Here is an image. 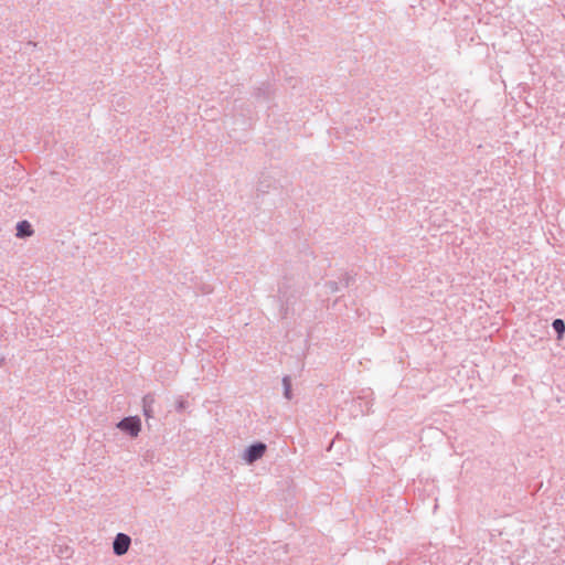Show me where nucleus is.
Here are the masks:
<instances>
[{
  "label": "nucleus",
  "mask_w": 565,
  "mask_h": 565,
  "mask_svg": "<svg viewBox=\"0 0 565 565\" xmlns=\"http://www.w3.org/2000/svg\"><path fill=\"white\" fill-rule=\"evenodd\" d=\"M282 385H284V396L287 399H290L291 398V382H290L289 376H284Z\"/></svg>",
  "instance_id": "nucleus-8"
},
{
  "label": "nucleus",
  "mask_w": 565,
  "mask_h": 565,
  "mask_svg": "<svg viewBox=\"0 0 565 565\" xmlns=\"http://www.w3.org/2000/svg\"><path fill=\"white\" fill-rule=\"evenodd\" d=\"M131 544V539L128 534L125 533H118L113 542V552L117 556L125 555Z\"/></svg>",
  "instance_id": "nucleus-2"
},
{
  "label": "nucleus",
  "mask_w": 565,
  "mask_h": 565,
  "mask_svg": "<svg viewBox=\"0 0 565 565\" xmlns=\"http://www.w3.org/2000/svg\"><path fill=\"white\" fill-rule=\"evenodd\" d=\"M267 450V445L262 441H257L245 448L242 455V459H260Z\"/></svg>",
  "instance_id": "nucleus-3"
},
{
  "label": "nucleus",
  "mask_w": 565,
  "mask_h": 565,
  "mask_svg": "<svg viewBox=\"0 0 565 565\" xmlns=\"http://www.w3.org/2000/svg\"><path fill=\"white\" fill-rule=\"evenodd\" d=\"M186 406V402L180 397L178 401H177V404H175V408L178 412H182Z\"/></svg>",
  "instance_id": "nucleus-10"
},
{
  "label": "nucleus",
  "mask_w": 565,
  "mask_h": 565,
  "mask_svg": "<svg viewBox=\"0 0 565 565\" xmlns=\"http://www.w3.org/2000/svg\"><path fill=\"white\" fill-rule=\"evenodd\" d=\"M278 298H279V301L281 302V303H280V311H281V316H282V317H286V316H287V313H288V308H289V305H290V300H289V298L286 296V292H285V291H282L281 289H279Z\"/></svg>",
  "instance_id": "nucleus-6"
},
{
  "label": "nucleus",
  "mask_w": 565,
  "mask_h": 565,
  "mask_svg": "<svg viewBox=\"0 0 565 565\" xmlns=\"http://www.w3.org/2000/svg\"><path fill=\"white\" fill-rule=\"evenodd\" d=\"M352 279H353V277L350 274L345 273L342 278L344 287H349Z\"/></svg>",
  "instance_id": "nucleus-11"
},
{
  "label": "nucleus",
  "mask_w": 565,
  "mask_h": 565,
  "mask_svg": "<svg viewBox=\"0 0 565 565\" xmlns=\"http://www.w3.org/2000/svg\"><path fill=\"white\" fill-rule=\"evenodd\" d=\"M324 287L331 294L339 291V286H338L337 281H328V282L324 284Z\"/></svg>",
  "instance_id": "nucleus-9"
},
{
  "label": "nucleus",
  "mask_w": 565,
  "mask_h": 565,
  "mask_svg": "<svg viewBox=\"0 0 565 565\" xmlns=\"http://www.w3.org/2000/svg\"><path fill=\"white\" fill-rule=\"evenodd\" d=\"M17 235L19 237H26L32 235L33 231L31 228V225L28 221H21L17 224Z\"/></svg>",
  "instance_id": "nucleus-5"
},
{
  "label": "nucleus",
  "mask_w": 565,
  "mask_h": 565,
  "mask_svg": "<svg viewBox=\"0 0 565 565\" xmlns=\"http://www.w3.org/2000/svg\"><path fill=\"white\" fill-rule=\"evenodd\" d=\"M552 327H553L554 331L557 333V337L562 338V335L565 332V322L562 319H555L552 322Z\"/></svg>",
  "instance_id": "nucleus-7"
},
{
  "label": "nucleus",
  "mask_w": 565,
  "mask_h": 565,
  "mask_svg": "<svg viewBox=\"0 0 565 565\" xmlns=\"http://www.w3.org/2000/svg\"><path fill=\"white\" fill-rule=\"evenodd\" d=\"M117 427L129 436L136 437L140 431L141 422L136 416L125 417L117 424Z\"/></svg>",
  "instance_id": "nucleus-1"
},
{
  "label": "nucleus",
  "mask_w": 565,
  "mask_h": 565,
  "mask_svg": "<svg viewBox=\"0 0 565 565\" xmlns=\"http://www.w3.org/2000/svg\"><path fill=\"white\" fill-rule=\"evenodd\" d=\"M156 398L153 394H147L142 398V411L143 415L148 418H152L154 415V405Z\"/></svg>",
  "instance_id": "nucleus-4"
}]
</instances>
